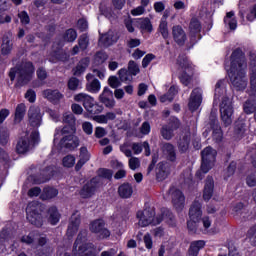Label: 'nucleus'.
Wrapping results in <instances>:
<instances>
[{"label": "nucleus", "mask_w": 256, "mask_h": 256, "mask_svg": "<svg viewBox=\"0 0 256 256\" xmlns=\"http://www.w3.org/2000/svg\"><path fill=\"white\" fill-rule=\"evenodd\" d=\"M235 12L230 11L226 14V17L224 18V23L226 25H229V28L232 30L237 29V20L235 18Z\"/></svg>", "instance_id": "obj_39"}, {"label": "nucleus", "mask_w": 256, "mask_h": 256, "mask_svg": "<svg viewBox=\"0 0 256 256\" xmlns=\"http://www.w3.org/2000/svg\"><path fill=\"white\" fill-rule=\"evenodd\" d=\"M235 169H237V163L231 162L224 172V179H229V177H233V175H235Z\"/></svg>", "instance_id": "obj_51"}, {"label": "nucleus", "mask_w": 256, "mask_h": 256, "mask_svg": "<svg viewBox=\"0 0 256 256\" xmlns=\"http://www.w3.org/2000/svg\"><path fill=\"white\" fill-rule=\"evenodd\" d=\"M227 96V90L225 88V81L219 80L216 83L215 91H214V105H217L219 101H223Z\"/></svg>", "instance_id": "obj_20"}, {"label": "nucleus", "mask_w": 256, "mask_h": 256, "mask_svg": "<svg viewBox=\"0 0 256 256\" xmlns=\"http://www.w3.org/2000/svg\"><path fill=\"white\" fill-rule=\"evenodd\" d=\"M246 183H247L248 187H255V185H256V172L253 173V174H250L246 178Z\"/></svg>", "instance_id": "obj_63"}, {"label": "nucleus", "mask_w": 256, "mask_h": 256, "mask_svg": "<svg viewBox=\"0 0 256 256\" xmlns=\"http://www.w3.org/2000/svg\"><path fill=\"white\" fill-rule=\"evenodd\" d=\"M13 49V43H11V40L9 38H3L2 42V55H9Z\"/></svg>", "instance_id": "obj_43"}, {"label": "nucleus", "mask_w": 256, "mask_h": 256, "mask_svg": "<svg viewBox=\"0 0 256 256\" xmlns=\"http://www.w3.org/2000/svg\"><path fill=\"white\" fill-rule=\"evenodd\" d=\"M59 195V191L55 188L46 187L43 190V193L41 195V199L46 201L47 199H53Z\"/></svg>", "instance_id": "obj_37"}, {"label": "nucleus", "mask_w": 256, "mask_h": 256, "mask_svg": "<svg viewBox=\"0 0 256 256\" xmlns=\"http://www.w3.org/2000/svg\"><path fill=\"white\" fill-rule=\"evenodd\" d=\"M203 211L201 210V202L195 200L189 210V218L192 221H201Z\"/></svg>", "instance_id": "obj_26"}, {"label": "nucleus", "mask_w": 256, "mask_h": 256, "mask_svg": "<svg viewBox=\"0 0 256 256\" xmlns=\"http://www.w3.org/2000/svg\"><path fill=\"white\" fill-rule=\"evenodd\" d=\"M28 121L31 127H41L43 124V113H41V108L31 106L28 110Z\"/></svg>", "instance_id": "obj_14"}, {"label": "nucleus", "mask_w": 256, "mask_h": 256, "mask_svg": "<svg viewBox=\"0 0 256 256\" xmlns=\"http://www.w3.org/2000/svg\"><path fill=\"white\" fill-rule=\"evenodd\" d=\"M109 56L105 52H98L95 56V61L98 63V65H101L102 63H105V60L108 59Z\"/></svg>", "instance_id": "obj_60"}, {"label": "nucleus", "mask_w": 256, "mask_h": 256, "mask_svg": "<svg viewBox=\"0 0 256 256\" xmlns=\"http://www.w3.org/2000/svg\"><path fill=\"white\" fill-rule=\"evenodd\" d=\"M250 93L251 95L256 94V66L252 67V73L250 77Z\"/></svg>", "instance_id": "obj_48"}, {"label": "nucleus", "mask_w": 256, "mask_h": 256, "mask_svg": "<svg viewBox=\"0 0 256 256\" xmlns=\"http://www.w3.org/2000/svg\"><path fill=\"white\" fill-rule=\"evenodd\" d=\"M91 233L98 235L99 239H107L111 237V231L105 228V221L103 219H97L90 223L89 227Z\"/></svg>", "instance_id": "obj_13"}, {"label": "nucleus", "mask_w": 256, "mask_h": 256, "mask_svg": "<svg viewBox=\"0 0 256 256\" xmlns=\"http://www.w3.org/2000/svg\"><path fill=\"white\" fill-rule=\"evenodd\" d=\"M136 217L138 219L139 227H147L151 224L159 225L161 221H165L166 223H169L171 225L175 220V216H173L171 210L167 208L162 209V216L155 217V210L153 208H146L143 211H138Z\"/></svg>", "instance_id": "obj_2"}, {"label": "nucleus", "mask_w": 256, "mask_h": 256, "mask_svg": "<svg viewBox=\"0 0 256 256\" xmlns=\"http://www.w3.org/2000/svg\"><path fill=\"white\" fill-rule=\"evenodd\" d=\"M87 231H81L74 243L72 256H95V245L93 243H85Z\"/></svg>", "instance_id": "obj_5"}, {"label": "nucleus", "mask_w": 256, "mask_h": 256, "mask_svg": "<svg viewBox=\"0 0 256 256\" xmlns=\"http://www.w3.org/2000/svg\"><path fill=\"white\" fill-rule=\"evenodd\" d=\"M63 167H67L68 169L74 167L75 165V156L67 155L62 160Z\"/></svg>", "instance_id": "obj_54"}, {"label": "nucleus", "mask_w": 256, "mask_h": 256, "mask_svg": "<svg viewBox=\"0 0 256 256\" xmlns=\"http://www.w3.org/2000/svg\"><path fill=\"white\" fill-rule=\"evenodd\" d=\"M189 143H191V132H186L178 141V149L180 153H187L189 150Z\"/></svg>", "instance_id": "obj_31"}, {"label": "nucleus", "mask_w": 256, "mask_h": 256, "mask_svg": "<svg viewBox=\"0 0 256 256\" xmlns=\"http://www.w3.org/2000/svg\"><path fill=\"white\" fill-rule=\"evenodd\" d=\"M78 45L82 51H85V49L89 47V37L87 36V34H83L80 36L78 40Z\"/></svg>", "instance_id": "obj_56"}, {"label": "nucleus", "mask_w": 256, "mask_h": 256, "mask_svg": "<svg viewBox=\"0 0 256 256\" xmlns=\"http://www.w3.org/2000/svg\"><path fill=\"white\" fill-rule=\"evenodd\" d=\"M98 178L100 179V186L103 184V179H111L113 177V172L109 169L102 168L98 171Z\"/></svg>", "instance_id": "obj_44"}, {"label": "nucleus", "mask_w": 256, "mask_h": 256, "mask_svg": "<svg viewBox=\"0 0 256 256\" xmlns=\"http://www.w3.org/2000/svg\"><path fill=\"white\" fill-rule=\"evenodd\" d=\"M79 225H81V214H79V212H75L70 218L66 233L67 236L74 237L77 234V231H79Z\"/></svg>", "instance_id": "obj_17"}, {"label": "nucleus", "mask_w": 256, "mask_h": 256, "mask_svg": "<svg viewBox=\"0 0 256 256\" xmlns=\"http://www.w3.org/2000/svg\"><path fill=\"white\" fill-rule=\"evenodd\" d=\"M119 79L122 83H131L133 81V76L129 70L122 68L118 71Z\"/></svg>", "instance_id": "obj_40"}, {"label": "nucleus", "mask_w": 256, "mask_h": 256, "mask_svg": "<svg viewBox=\"0 0 256 256\" xmlns=\"http://www.w3.org/2000/svg\"><path fill=\"white\" fill-rule=\"evenodd\" d=\"M89 159H90V156H89V152L87 151V148L81 147L80 148V159L75 166L76 171H79L81 169V167H83V165H85V163H87V161H89Z\"/></svg>", "instance_id": "obj_36"}, {"label": "nucleus", "mask_w": 256, "mask_h": 256, "mask_svg": "<svg viewBox=\"0 0 256 256\" xmlns=\"http://www.w3.org/2000/svg\"><path fill=\"white\" fill-rule=\"evenodd\" d=\"M63 51L61 49L54 50L52 54L49 55V61L51 63H56L57 61H63V57H61V54Z\"/></svg>", "instance_id": "obj_53"}, {"label": "nucleus", "mask_w": 256, "mask_h": 256, "mask_svg": "<svg viewBox=\"0 0 256 256\" xmlns=\"http://www.w3.org/2000/svg\"><path fill=\"white\" fill-rule=\"evenodd\" d=\"M202 164L200 170L196 173V177L201 179V173L205 175L209 173L210 169H213L215 165V159L217 157V150L213 149L211 146L206 147L202 152Z\"/></svg>", "instance_id": "obj_6"}, {"label": "nucleus", "mask_w": 256, "mask_h": 256, "mask_svg": "<svg viewBox=\"0 0 256 256\" xmlns=\"http://www.w3.org/2000/svg\"><path fill=\"white\" fill-rule=\"evenodd\" d=\"M117 39H119L117 34H115L113 30H110L100 37V43H103L104 47H109L110 45H113V43H117Z\"/></svg>", "instance_id": "obj_30"}, {"label": "nucleus", "mask_w": 256, "mask_h": 256, "mask_svg": "<svg viewBox=\"0 0 256 256\" xmlns=\"http://www.w3.org/2000/svg\"><path fill=\"white\" fill-rule=\"evenodd\" d=\"M190 32L192 35H195V33H200L201 32V22L197 20L196 18H193L190 22L189 26Z\"/></svg>", "instance_id": "obj_46"}, {"label": "nucleus", "mask_w": 256, "mask_h": 256, "mask_svg": "<svg viewBox=\"0 0 256 256\" xmlns=\"http://www.w3.org/2000/svg\"><path fill=\"white\" fill-rule=\"evenodd\" d=\"M164 127H168L173 132L177 131L179 127H181V122L177 118H171L167 125H164Z\"/></svg>", "instance_id": "obj_55"}, {"label": "nucleus", "mask_w": 256, "mask_h": 256, "mask_svg": "<svg viewBox=\"0 0 256 256\" xmlns=\"http://www.w3.org/2000/svg\"><path fill=\"white\" fill-rule=\"evenodd\" d=\"M118 194L122 199H129L133 195V186L129 183H124L119 186Z\"/></svg>", "instance_id": "obj_34"}, {"label": "nucleus", "mask_w": 256, "mask_h": 256, "mask_svg": "<svg viewBox=\"0 0 256 256\" xmlns=\"http://www.w3.org/2000/svg\"><path fill=\"white\" fill-rule=\"evenodd\" d=\"M128 72H130L133 77H135L136 75H139V72H140L139 65H137L135 61L130 60L128 62Z\"/></svg>", "instance_id": "obj_52"}, {"label": "nucleus", "mask_w": 256, "mask_h": 256, "mask_svg": "<svg viewBox=\"0 0 256 256\" xmlns=\"http://www.w3.org/2000/svg\"><path fill=\"white\" fill-rule=\"evenodd\" d=\"M57 141H59L62 149H68V151H74V149L79 147V138L75 135V127L65 126L63 128H56L54 143H57Z\"/></svg>", "instance_id": "obj_3"}, {"label": "nucleus", "mask_w": 256, "mask_h": 256, "mask_svg": "<svg viewBox=\"0 0 256 256\" xmlns=\"http://www.w3.org/2000/svg\"><path fill=\"white\" fill-rule=\"evenodd\" d=\"M42 95L45 99L50 101V103H59L61 99L63 98V94L59 92V90H52V89H47L42 92Z\"/></svg>", "instance_id": "obj_27"}, {"label": "nucleus", "mask_w": 256, "mask_h": 256, "mask_svg": "<svg viewBox=\"0 0 256 256\" xmlns=\"http://www.w3.org/2000/svg\"><path fill=\"white\" fill-rule=\"evenodd\" d=\"M244 113L246 115H251L252 113H255L256 110V103L253 100H247L243 105Z\"/></svg>", "instance_id": "obj_42"}, {"label": "nucleus", "mask_w": 256, "mask_h": 256, "mask_svg": "<svg viewBox=\"0 0 256 256\" xmlns=\"http://www.w3.org/2000/svg\"><path fill=\"white\" fill-rule=\"evenodd\" d=\"M247 60L241 49H236L231 55V67L228 70L230 81L236 91H243L247 88Z\"/></svg>", "instance_id": "obj_1"}, {"label": "nucleus", "mask_w": 256, "mask_h": 256, "mask_svg": "<svg viewBox=\"0 0 256 256\" xmlns=\"http://www.w3.org/2000/svg\"><path fill=\"white\" fill-rule=\"evenodd\" d=\"M27 113V106L24 103H20L16 106L14 113V125H19L23 119H25V114Z\"/></svg>", "instance_id": "obj_29"}, {"label": "nucleus", "mask_w": 256, "mask_h": 256, "mask_svg": "<svg viewBox=\"0 0 256 256\" xmlns=\"http://www.w3.org/2000/svg\"><path fill=\"white\" fill-rule=\"evenodd\" d=\"M82 129L86 135H93V124H91V122H84Z\"/></svg>", "instance_id": "obj_61"}, {"label": "nucleus", "mask_w": 256, "mask_h": 256, "mask_svg": "<svg viewBox=\"0 0 256 256\" xmlns=\"http://www.w3.org/2000/svg\"><path fill=\"white\" fill-rule=\"evenodd\" d=\"M161 135L163 139H166V141H171V139L175 137V132H173L169 126H164L161 129Z\"/></svg>", "instance_id": "obj_47"}, {"label": "nucleus", "mask_w": 256, "mask_h": 256, "mask_svg": "<svg viewBox=\"0 0 256 256\" xmlns=\"http://www.w3.org/2000/svg\"><path fill=\"white\" fill-rule=\"evenodd\" d=\"M128 165L132 171H135L141 167V161L137 157H132L129 159Z\"/></svg>", "instance_id": "obj_58"}, {"label": "nucleus", "mask_w": 256, "mask_h": 256, "mask_svg": "<svg viewBox=\"0 0 256 256\" xmlns=\"http://www.w3.org/2000/svg\"><path fill=\"white\" fill-rule=\"evenodd\" d=\"M100 187H101V178L99 177L92 178L80 190V196L83 199H89V197H93V195H95V193L97 192V189H99Z\"/></svg>", "instance_id": "obj_12"}, {"label": "nucleus", "mask_w": 256, "mask_h": 256, "mask_svg": "<svg viewBox=\"0 0 256 256\" xmlns=\"http://www.w3.org/2000/svg\"><path fill=\"white\" fill-rule=\"evenodd\" d=\"M247 19L249 21H255V19H256V4L252 8L249 9V12L247 14Z\"/></svg>", "instance_id": "obj_64"}, {"label": "nucleus", "mask_w": 256, "mask_h": 256, "mask_svg": "<svg viewBox=\"0 0 256 256\" xmlns=\"http://www.w3.org/2000/svg\"><path fill=\"white\" fill-rule=\"evenodd\" d=\"M162 153L168 161H171L172 163L177 161V152L173 144L164 143L162 146Z\"/></svg>", "instance_id": "obj_23"}, {"label": "nucleus", "mask_w": 256, "mask_h": 256, "mask_svg": "<svg viewBox=\"0 0 256 256\" xmlns=\"http://www.w3.org/2000/svg\"><path fill=\"white\" fill-rule=\"evenodd\" d=\"M234 113L233 100L229 97H224L220 103V119L225 127H229L233 123Z\"/></svg>", "instance_id": "obj_9"}, {"label": "nucleus", "mask_w": 256, "mask_h": 256, "mask_svg": "<svg viewBox=\"0 0 256 256\" xmlns=\"http://www.w3.org/2000/svg\"><path fill=\"white\" fill-rule=\"evenodd\" d=\"M62 121H63V123L70 125L69 127H73V125H75V121H76L75 115H73V113H71V112H66L63 114Z\"/></svg>", "instance_id": "obj_50"}, {"label": "nucleus", "mask_w": 256, "mask_h": 256, "mask_svg": "<svg viewBox=\"0 0 256 256\" xmlns=\"http://www.w3.org/2000/svg\"><path fill=\"white\" fill-rule=\"evenodd\" d=\"M26 219L35 227H43V215H41V204L30 202L26 208Z\"/></svg>", "instance_id": "obj_10"}, {"label": "nucleus", "mask_w": 256, "mask_h": 256, "mask_svg": "<svg viewBox=\"0 0 256 256\" xmlns=\"http://www.w3.org/2000/svg\"><path fill=\"white\" fill-rule=\"evenodd\" d=\"M100 102L108 109L115 107V99H113V92L109 88H104L103 92L99 96Z\"/></svg>", "instance_id": "obj_21"}, {"label": "nucleus", "mask_w": 256, "mask_h": 256, "mask_svg": "<svg viewBox=\"0 0 256 256\" xmlns=\"http://www.w3.org/2000/svg\"><path fill=\"white\" fill-rule=\"evenodd\" d=\"M205 247V241L203 240H197L193 241L190 244L189 250H188V255L189 256H198L199 251Z\"/></svg>", "instance_id": "obj_32"}, {"label": "nucleus", "mask_w": 256, "mask_h": 256, "mask_svg": "<svg viewBox=\"0 0 256 256\" xmlns=\"http://www.w3.org/2000/svg\"><path fill=\"white\" fill-rule=\"evenodd\" d=\"M215 189V181L213 177L208 176L205 181L204 191H203V199L204 201H210L211 197H213V190Z\"/></svg>", "instance_id": "obj_25"}, {"label": "nucleus", "mask_w": 256, "mask_h": 256, "mask_svg": "<svg viewBox=\"0 0 256 256\" xmlns=\"http://www.w3.org/2000/svg\"><path fill=\"white\" fill-rule=\"evenodd\" d=\"M172 199V205L176 209V211H183L185 207V195L181 190L173 187L169 190Z\"/></svg>", "instance_id": "obj_15"}, {"label": "nucleus", "mask_w": 256, "mask_h": 256, "mask_svg": "<svg viewBox=\"0 0 256 256\" xmlns=\"http://www.w3.org/2000/svg\"><path fill=\"white\" fill-rule=\"evenodd\" d=\"M210 125L213 129V139L216 143H219L221 139H223V132L221 131V126H219V121L217 120V112L211 113Z\"/></svg>", "instance_id": "obj_18"}, {"label": "nucleus", "mask_w": 256, "mask_h": 256, "mask_svg": "<svg viewBox=\"0 0 256 256\" xmlns=\"http://www.w3.org/2000/svg\"><path fill=\"white\" fill-rule=\"evenodd\" d=\"M159 31L162 37H164V39H167V37H169V29L167 26V21H163V20L160 21Z\"/></svg>", "instance_id": "obj_57"}, {"label": "nucleus", "mask_w": 256, "mask_h": 256, "mask_svg": "<svg viewBox=\"0 0 256 256\" xmlns=\"http://www.w3.org/2000/svg\"><path fill=\"white\" fill-rule=\"evenodd\" d=\"M179 93V87L171 86L168 92L160 97L161 103H171L175 99V95Z\"/></svg>", "instance_id": "obj_33"}, {"label": "nucleus", "mask_w": 256, "mask_h": 256, "mask_svg": "<svg viewBox=\"0 0 256 256\" xmlns=\"http://www.w3.org/2000/svg\"><path fill=\"white\" fill-rule=\"evenodd\" d=\"M64 41H67L68 43H73L75 39H77V31L75 29H68L64 33Z\"/></svg>", "instance_id": "obj_49"}, {"label": "nucleus", "mask_w": 256, "mask_h": 256, "mask_svg": "<svg viewBox=\"0 0 256 256\" xmlns=\"http://www.w3.org/2000/svg\"><path fill=\"white\" fill-rule=\"evenodd\" d=\"M244 133H245V121L237 120L234 124L235 137H242Z\"/></svg>", "instance_id": "obj_41"}, {"label": "nucleus", "mask_w": 256, "mask_h": 256, "mask_svg": "<svg viewBox=\"0 0 256 256\" xmlns=\"http://www.w3.org/2000/svg\"><path fill=\"white\" fill-rule=\"evenodd\" d=\"M61 219V214H59V210L57 207L52 206L48 209V221L51 225H57L59 220Z\"/></svg>", "instance_id": "obj_35"}, {"label": "nucleus", "mask_w": 256, "mask_h": 256, "mask_svg": "<svg viewBox=\"0 0 256 256\" xmlns=\"http://www.w3.org/2000/svg\"><path fill=\"white\" fill-rule=\"evenodd\" d=\"M9 143V133L5 130L0 132V145H7Z\"/></svg>", "instance_id": "obj_62"}, {"label": "nucleus", "mask_w": 256, "mask_h": 256, "mask_svg": "<svg viewBox=\"0 0 256 256\" xmlns=\"http://www.w3.org/2000/svg\"><path fill=\"white\" fill-rule=\"evenodd\" d=\"M86 81V90L89 93H99L101 91V82L93 74H87Z\"/></svg>", "instance_id": "obj_19"}, {"label": "nucleus", "mask_w": 256, "mask_h": 256, "mask_svg": "<svg viewBox=\"0 0 256 256\" xmlns=\"http://www.w3.org/2000/svg\"><path fill=\"white\" fill-rule=\"evenodd\" d=\"M87 67H89V58H84L78 63V65L74 69V75H82V73H85V69H87Z\"/></svg>", "instance_id": "obj_38"}, {"label": "nucleus", "mask_w": 256, "mask_h": 256, "mask_svg": "<svg viewBox=\"0 0 256 256\" xmlns=\"http://www.w3.org/2000/svg\"><path fill=\"white\" fill-rule=\"evenodd\" d=\"M200 222L202 224L201 232L204 235H215V233H219V230L211 228L212 221L209 216H204Z\"/></svg>", "instance_id": "obj_28"}, {"label": "nucleus", "mask_w": 256, "mask_h": 256, "mask_svg": "<svg viewBox=\"0 0 256 256\" xmlns=\"http://www.w3.org/2000/svg\"><path fill=\"white\" fill-rule=\"evenodd\" d=\"M39 141V131L32 132L30 136L29 133H24L18 140L16 151L20 154L27 153V151H31L33 146L37 145Z\"/></svg>", "instance_id": "obj_7"}, {"label": "nucleus", "mask_w": 256, "mask_h": 256, "mask_svg": "<svg viewBox=\"0 0 256 256\" xmlns=\"http://www.w3.org/2000/svg\"><path fill=\"white\" fill-rule=\"evenodd\" d=\"M203 103V90L201 88H195L192 90L188 102V107L190 111H197Z\"/></svg>", "instance_id": "obj_16"}, {"label": "nucleus", "mask_w": 256, "mask_h": 256, "mask_svg": "<svg viewBox=\"0 0 256 256\" xmlns=\"http://www.w3.org/2000/svg\"><path fill=\"white\" fill-rule=\"evenodd\" d=\"M33 73H35V67L31 62H23L18 68H12L9 72L11 81H17L19 85H25L33 79Z\"/></svg>", "instance_id": "obj_4"}, {"label": "nucleus", "mask_w": 256, "mask_h": 256, "mask_svg": "<svg viewBox=\"0 0 256 256\" xmlns=\"http://www.w3.org/2000/svg\"><path fill=\"white\" fill-rule=\"evenodd\" d=\"M171 174V166L168 162H160L157 165L156 177L158 181H165Z\"/></svg>", "instance_id": "obj_22"}, {"label": "nucleus", "mask_w": 256, "mask_h": 256, "mask_svg": "<svg viewBox=\"0 0 256 256\" xmlns=\"http://www.w3.org/2000/svg\"><path fill=\"white\" fill-rule=\"evenodd\" d=\"M68 89L71 91H77L79 89V79L72 77L68 81Z\"/></svg>", "instance_id": "obj_59"}, {"label": "nucleus", "mask_w": 256, "mask_h": 256, "mask_svg": "<svg viewBox=\"0 0 256 256\" xmlns=\"http://www.w3.org/2000/svg\"><path fill=\"white\" fill-rule=\"evenodd\" d=\"M74 101L76 103H82L84 109L91 113V115H99L102 113L103 106H99V104L95 103V98L87 93H78L74 96Z\"/></svg>", "instance_id": "obj_8"}, {"label": "nucleus", "mask_w": 256, "mask_h": 256, "mask_svg": "<svg viewBox=\"0 0 256 256\" xmlns=\"http://www.w3.org/2000/svg\"><path fill=\"white\" fill-rule=\"evenodd\" d=\"M177 65L182 69V74L180 75V81L183 85L187 87L191 83V76L193 75V67L189 63V60L185 56H180L177 59Z\"/></svg>", "instance_id": "obj_11"}, {"label": "nucleus", "mask_w": 256, "mask_h": 256, "mask_svg": "<svg viewBox=\"0 0 256 256\" xmlns=\"http://www.w3.org/2000/svg\"><path fill=\"white\" fill-rule=\"evenodd\" d=\"M139 25L142 31H147L148 33L153 31V25L151 24V20H149V18L141 19Z\"/></svg>", "instance_id": "obj_45"}, {"label": "nucleus", "mask_w": 256, "mask_h": 256, "mask_svg": "<svg viewBox=\"0 0 256 256\" xmlns=\"http://www.w3.org/2000/svg\"><path fill=\"white\" fill-rule=\"evenodd\" d=\"M172 35L177 45H185V41H187V34H185V30H183L181 26H173Z\"/></svg>", "instance_id": "obj_24"}]
</instances>
